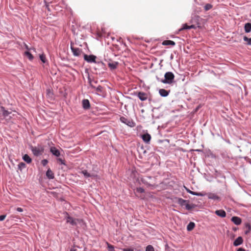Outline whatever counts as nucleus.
Returning <instances> with one entry per match:
<instances>
[{
  "instance_id": "f257e3e1",
  "label": "nucleus",
  "mask_w": 251,
  "mask_h": 251,
  "mask_svg": "<svg viewBox=\"0 0 251 251\" xmlns=\"http://www.w3.org/2000/svg\"><path fill=\"white\" fill-rule=\"evenodd\" d=\"M165 78L161 81L165 84H170L173 82L175 75L172 72H168L164 75Z\"/></svg>"
},
{
  "instance_id": "f03ea898",
  "label": "nucleus",
  "mask_w": 251,
  "mask_h": 251,
  "mask_svg": "<svg viewBox=\"0 0 251 251\" xmlns=\"http://www.w3.org/2000/svg\"><path fill=\"white\" fill-rule=\"evenodd\" d=\"M30 149L33 154L36 156H38L41 155L44 152L43 147L39 145L35 147L31 146Z\"/></svg>"
},
{
  "instance_id": "7ed1b4c3",
  "label": "nucleus",
  "mask_w": 251,
  "mask_h": 251,
  "mask_svg": "<svg viewBox=\"0 0 251 251\" xmlns=\"http://www.w3.org/2000/svg\"><path fill=\"white\" fill-rule=\"evenodd\" d=\"M95 63L96 65L94 67V68L96 71L98 70L99 71V72H96L97 74H100L105 70V65L102 62H96Z\"/></svg>"
},
{
  "instance_id": "20e7f679",
  "label": "nucleus",
  "mask_w": 251,
  "mask_h": 251,
  "mask_svg": "<svg viewBox=\"0 0 251 251\" xmlns=\"http://www.w3.org/2000/svg\"><path fill=\"white\" fill-rule=\"evenodd\" d=\"M67 216L66 217V223L70 224L72 226H75L77 225L78 223H80L81 222V220L78 219H75L72 217L68 215V213H66Z\"/></svg>"
},
{
  "instance_id": "39448f33",
  "label": "nucleus",
  "mask_w": 251,
  "mask_h": 251,
  "mask_svg": "<svg viewBox=\"0 0 251 251\" xmlns=\"http://www.w3.org/2000/svg\"><path fill=\"white\" fill-rule=\"evenodd\" d=\"M120 121L131 127H133L135 126V123L132 120L128 119L125 117H121L120 118Z\"/></svg>"
},
{
  "instance_id": "423d86ee",
  "label": "nucleus",
  "mask_w": 251,
  "mask_h": 251,
  "mask_svg": "<svg viewBox=\"0 0 251 251\" xmlns=\"http://www.w3.org/2000/svg\"><path fill=\"white\" fill-rule=\"evenodd\" d=\"M96 56L94 55L84 54V59L88 63H96Z\"/></svg>"
},
{
  "instance_id": "0eeeda50",
  "label": "nucleus",
  "mask_w": 251,
  "mask_h": 251,
  "mask_svg": "<svg viewBox=\"0 0 251 251\" xmlns=\"http://www.w3.org/2000/svg\"><path fill=\"white\" fill-rule=\"evenodd\" d=\"M71 49L73 55L75 56H79L82 52V50L78 48L74 47L72 43L71 44Z\"/></svg>"
},
{
  "instance_id": "6e6552de",
  "label": "nucleus",
  "mask_w": 251,
  "mask_h": 251,
  "mask_svg": "<svg viewBox=\"0 0 251 251\" xmlns=\"http://www.w3.org/2000/svg\"><path fill=\"white\" fill-rule=\"evenodd\" d=\"M137 97L141 101H145L148 99L147 94L142 92H138L137 94Z\"/></svg>"
},
{
  "instance_id": "1a4fd4ad",
  "label": "nucleus",
  "mask_w": 251,
  "mask_h": 251,
  "mask_svg": "<svg viewBox=\"0 0 251 251\" xmlns=\"http://www.w3.org/2000/svg\"><path fill=\"white\" fill-rule=\"evenodd\" d=\"M82 107L85 110L89 109L90 108V103L88 100L84 99L82 101Z\"/></svg>"
},
{
  "instance_id": "9d476101",
  "label": "nucleus",
  "mask_w": 251,
  "mask_h": 251,
  "mask_svg": "<svg viewBox=\"0 0 251 251\" xmlns=\"http://www.w3.org/2000/svg\"><path fill=\"white\" fill-rule=\"evenodd\" d=\"M50 151L51 153L56 157H58L60 155V152L59 150L54 147H52L50 148Z\"/></svg>"
},
{
  "instance_id": "9b49d317",
  "label": "nucleus",
  "mask_w": 251,
  "mask_h": 251,
  "mask_svg": "<svg viewBox=\"0 0 251 251\" xmlns=\"http://www.w3.org/2000/svg\"><path fill=\"white\" fill-rule=\"evenodd\" d=\"M142 138L146 143H149L151 140V136L149 133H145L142 135Z\"/></svg>"
},
{
  "instance_id": "f8f14e48",
  "label": "nucleus",
  "mask_w": 251,
  "mask_h": 251,
  "mask_svg": "<svg viewBox=\"0 0 251 251\" xmlns=\"http://www.w3.org/2000/svg\"><path fill=\"white\" fill-rule=\"evenodd\" d=\"M231 221L236 225H239L241 223V219L237 216H233L231 218Z\"/></svg>"
},
{
  "instance_id": "ddd939ff",
  "label": "nucleus",
  "mask_w": 251,
  "mask_h": 251,
  "mask_svg": "<svg viewBox=\"0 0 251 251\" xmlns=\"http://www.w3.org/2000/svg\"><path fill=\"white\" fill-rule=\"evenodd\" d=\"M215 213L220 217L224 218L226 216V212L223 209L217 210Z\"/></svg>"
},
{
  "instance_id": "4468645a",
  "label": "nucleus",
  "mask_w": 251,
  "mask_h": 251,
  "mask_svg": "<svg viewBox=\"0 0 251 251\" xmlns=\"http://www.w3.org/2000/svg\"><path fill=\"white\" fill-rule=\"evenodd\" d=\"M243 240L241 236L237 237L233 242V245L235 247L240 245L243 243Z\"/></svg>"
},
{
  "instance_id": "2eb2a0df",
  "label": "nucleus",
  "mask_w": 251,
  "mask_h": 251,
  "mask_svg": "<svg viewBox=\"0 0 251 251\" xmlns=\"http://www.w3.org/2000/svg\"><path fill=\"white\" fill-rule=\"evenodd\" d=\"M46 176L50 179H52L54 177V174L50 169H49L47 170L46 172Z\"/></svg>"
},
{
  "instance_id": "dca6fc26",
  "label": "nucleus",
  "mask_w": 251,
  "mask_h": 251,
  "mask_svg": "<svg viewBox=\"0 0 251 251\" xmlns=\"http://www.w3.org/2000/svg\"><path fill=\"white\" fill-rule=\"evenodd\" d=\"M207 197L209 199L218 200L219 199V197L214 193H209L207 194Z\"/></svg>"
},
{
  "instance_id": "f3484780",
  "label": "nucleus",
  "mask_w": 251,
  "mask_h": 251,
  "mask_svg": "<svg viewBox=\"0 0 251 251\" xmlns=\"http://www.w3.org/2000/svg\"><path fill=\"white\" fill-rule=\"evenodd\" d=\"M89 82H90V87H91L93 89H95L98 92H100V93H102V92L103 88H102V87L101 86L99 85L97 87H95L94 86H93L91 84V81H90V80H89Z\"/></svg>"
},
{
  "instance_id": "a211bd4d",
  "label": "nucleus",
  "mask_w": 251,
  "mask_h": 251,
  "mask_svg": "<svg viewBox=\"0 0 251 251\" xmlns=\"http://www.w3.org/2000/svg\"><path fill=\"white\" fill-rule=\"evenodd\" d=\"M169 91L164 89H161L159 91L160 95L162 97H167L169 95Z\"/></svg>"
},
{
  "instance_id": "6ab92c4d",
  "label": "nucleus",
  "mask_w": 251,
  "mask_h": 251,
  "mask_svg": "<svg viewBox=\"0 0 251 251\" xmlns=\"http://www.w3.org/2000/svg\"><path fill=\"white\" fill-rule=\"evenodd\" d=\"M118 64L119 63L117 62H113L111 63H109L108 64V65L110 69L112 70L117 68Z\"/></svg>"
},
{
  "instance_id": "aec40b11",
  "label": "nucleus",
  "mask_w": 251,
  "mask_h": 251,
  "mask_svg": "<svg viewBox=\"0 0 251 251\" xmlns=\"http://www.w3.org/2000/svg\"><path fill=\"white\" fill-rule=\"evenodd\" d=\"M244 28L246 33L250 32L251 31V23H248L245 24Z\"/></svg>"
},
{
  "instance_id": "412c9836",
  "label": "nucleus",
  "mask_w": 251,
  "mask_h": 251,
  "mask_svg": "<svg viewBox=\"0 0 251 251\" xmlns=\"http://www.w3.org/2000/svg\"><path fill=\"white\" fill-rule=\"evenodd\" d=\"M1 111L2 112V115L4 117H6L9 116V115L11 113V112H9L5 109L4 107L3 106H0Z\"/></svg>"
},
{
  "instance_id": "4be33fe9",
  "label": "nucleus",
  "mask_w": 251,
  "mask_h": 251,
  "mask_svg": "<svg viewBox=\"0 0 251 251\" xmlns=\"http://www.w3.org/2000/svg\"><path fill=\"white\" fill-rule=\"evenodd\" d=\"M23 159L27 163H30L31 162L32 159L30 157V156L27 154H25L23 156Z\"/></svg>"
},
{
  "instance_id": "5701e85b",
  "label": "nucleus",
  "mask_w": 251,
  "mask_h": 251,
  "mask_svg": "<svg viewBox=\"0 0 251 251\" xmlns=\"http://www.w3.org/2000/svg\"><path fill=\"white\" fill-rule=\"evenodd\" d=\"M175 44H176L175 42L172 40H165L162 43V45H165V46H167V45L174 46V45H175Z\"/></svg>"
},
{
  "instance_id": "b1692460",
  "label": "nucleus",
  "mask_w": 251,
  "mask_h": 251,
  "mask_svg": "<svg viewBox=\"0 0 251 251\" xmlns=\"http://www.w3.org/2000/svg\"><path fill=\"white\" fill-rule=\"evenodd\" d=\"M81 173L84 175L85 178L94 176V175L89 173L86 170L82 171Z\"/></svg>"
},
{
  "instance_id": "393cba45",
  "label": "nucleus",
  "mask_w": 251,
  "mask_h": 251,
  "mask_svg": "<svg viewBox=\"0 0 251 251\" xmlns=\"http://www.w3.org/2000/svg\"><path fill=\"white\" fill-rule=\"evenodd\" d=\"M187 202L186 200H183L182 198H178L177 201V203L180 205L181 206H184L185 205V203Z\"/></svg>"
},
{
  "instance_id": "a878e982",
  "label": "nucleus",
  "mask_w": 251,
  "mask_h": 251,
  "mask_svg": "<svg viewBox=\"0 0 251 251\" xmlns=\"http://www.w3.org/2000/svg\"><path fill=\"white\" fill-rule=\"evenodd\" d=\"M195 226V224L194 222H190L187 226V229L188 231H191L193 228H194Z\"/></svg>"
},
{
  "instance_id": "bb28decb",
  "label": "nucleus",
  "mask_w": 251,
  "mask_h": 251,
  "mask_svg": "<svg viewBox=\"0 0 251 251\" xmlns=\"http://www.w3.org/2000/svg\"><path fill=\"white\" fill-rule=\"evenodd\" d=\"M195 206L196 205L194 204L186 203L185 205V208L188 210H190L194 208L195 207Z\"/></svg>"
},
{
  "instance_id": "cd10ccee",
  "label": "nucleus",
  "mask_w": 251,
  "mask_h": 251,
  "mask_svg": "<svg viewBox=\"0 0 251 251\" xmlns=\"http://www.w3.org/2000/svg\"><path fill=\"white\" fill-rule=\"evenodd\" d=\"M25 54L28 57L29 60H32L33 59V56L28 51H25Z\"/></svg>"
},
{
  "instance_id": "c85d7f7f",
  "label": "nucleus",
  "mask_w": 251,
  "mask_h": 251,
  "mask_svg": "<svg viewBox=\"0 0 251 251\" xmlns=\"http://www.w3.org/2000/svg\"><path fill=\"white\" fill-rule=\"evenodd\" d=\"M26 167V165L25 163L24 162H20L19 164H18V169L19 170H20L21 171H22V170H23L24 169H25Z\"/></svg>"
},
{
  "instance_id": "c756f323",
  "label": "nucleus",
  "mask_w": 251,
  "mask_h": 251,
  "mask_svg": "<svg viewBox=\"0 0 251 251\" xmlns=\"http://www.w3.org/2000/svg\"><path fill=\"white\" fill-rule=\"evenodd\" d=\"M243 40L247 42V44L248 45L251 46V38H248L246 36H244L243 38Z\"/></svg>"
},
{
  "instance_id": "7c9ffc66",
  "label": "nucleus",
  "mask_w": 251,
  "mask_h": 251,
  "mask_svg": "<svg viewBox=\"0 0 251 251\" xmlns=\"http://www.w3.org/2000/svg\"><path fill=\"white\" fill-rule=\"evenodd\" d=\"M212 8V5L210 3H207L205 5L204 9L206 11H208Z\"/></svg>"
},
{
  "instance_id": "2f4dec72",
  "label": "nucleus",
  "mask_w": 251,
  "mask_h": 251,
  "mask_svg": "<svg viewBox=\"0 0 251 251\" xmlns=\"http://www.w3.org/2000/svg\"><path fill=\"white\" fill-rule=\"evenodd\" d=\"M184 29H190L189 25H188L186 24L183 25L182 27L179 29V31Z\"/></svg>"
},
{
  "instance_id": "473e14b6",
  "label": "nucleus",
  "mask_w": 251,
  "mask_h": 251,
  "mask_svg": "<svg viewBox=\"0 0 251 251\" xmlns=\"http://www.w3.org/2000/svg\"><path fill=\"white\" fill-rule=\"evenodd\" d=\"M107 245L108 251H115L113 246L110 245L108 243H107Z\"/></svg>"
},
{
  "instance_id": "72a5a7b5",
  "label": "nucleus",
  "mask_w": 251,
  "mask_h": 251,
  "mask_svg": "<svg viewBox=\"0 0 251 251\" xmlns=\"http://www.w3.org/2000/svg\"><path fill=\"white\" fill-rule=\"evenodd\" d=\"M146 251H154V250L151 245H148L146 247Z\"/></svg>"
},
{
  "instance_id": "f704fd0d",
  "label": "nucleus",
  "mask_w": 251,
  "mask_h": 251,
  "mask_svg": "<svg viewBox=\"0 0 251 251\" xmlns=\"http://www.w3.org/2000/svg\"><path fill=\"white\" fill-rule=\"evenodd\" d=\"M39 57H40V60L42 61V62L43 63H45L46 62V57H45V55H44L43 54H40L39 56Z\"/></svg>"
},
{
  "instance_id": "c9c22d12",
  "label": "nucleus",
  "mask_w": 251,
  "mask_h": 251,
  "mask_svg": "<svg viewBox=\"0 0 251 251\" xmlns=\"http://www.w3.org/2000/svg\"><path fill=\"white\" fill-rule=\"evenodd\" d=\"M136 192L138 193H143L144 192V189L142 187H138L136 188Z\"/></svg>"
},
{
  "instance_id": "e433bc0d",
  "label": "nucleus",
  "mask_w": 251,
  "mask_h": 251,
  "mask_svg": "<svg viewBox=\"0 0 251 251\" xmlns=\"http://www.w3.org/2000/svg\"><path fill=\"white\" fill-rule=\"evenodd\" d=\"M246 227L248 228V230L245 231V233L248 234L251 230V226L249 224H248L246 225Z\"/></svg>"
},
{
  "instance_id": "4c0bfd02",
  "label": "nucleus",
  "mask_w": 251,
  "mask_h": 251,
  "mask_svg": "<svg viewBox=\"0 0 251 251\" xmlns=\"http://www.w3.org/2000/svg\"><path fill=\"white\" fill-rule=\"evenodd\" d=\"M57 161L61 164L65 165V161L61 158H58Z\"/></svg>"
},
{
  "instance_id": "58836bf2",
  "label": "nucleus",
  "mask_w": 251,
  "mask_h": 251,
  "mask_svg": "<svg viewBox=\"0 0 251 251\" xmlns=\"http://www.w3.org/2000/svg\"><path fill=\"white\" fill-rule=\"evenodd\" d=\"M48 163V161L47 159H43L41 161V163L43 166H45Z\"/></svg>"
},
{
  "instance_id": "ea45409f",
  "label": "nucleus",
  "mask_w": 251,
  "mask_h": 251,
  "mask_svg": "<svg viewBox=\"0 0 251 251\" xmlns=\"http://www.w3.org/2000/svg\"><path fill=\"white\" fill-rule=\"evenodd\" d=\"M186 190L187 191V192L188 193H189V194H191L194 196H195V194H196V192H194V191H191L190 190L187 189L186 188Z\"/></svg>"
},
{
  "instance_id": "a19ab883",
  "label": "nucleus",
  "mask_w": 251,
  "mask_h": 251,
  "mask_svg": "<svg viewBox=\"0 0 251 251\" xmlns=\"http://www.w3.org/2000/svg\"><path fill=\"white\" fill-rule=\"evenodd\" d=\"M142 181L145 184H146L147 185L149 186H153V185L148 183L145 179H143Z\"/></svg>"
},
{
  "instance_id": "79ce46f5",
  "label": "nucleus",
  "mask_w": 251,
  "mask_h": 251,
  "mask_svg": "<svg viewBox=\"0 0 251 251\" xmlns=\"http://www.w3.org/2000/svg\"><path fill=\"white\" fill-rule=\"evenodd\" d=\"M6 215H1L0 216V221H3L5 217H6Z\"/></svg>"
},
{
  "instance_id": "37998d69",
  "label": "nucleus",
  "mask_w": 251,
  "mask_h": 251,
  "mask_svg": "<svg viewBox=\"0 0 251 251\" xmlns=\"http://www.w3.org/2000/svg\"><path fill=\"white\" fill-rule=\"evenodd\" d=\"M204 195H205L204 194H203L201 193H198V192H196V194H195V196H201V197H203Z\"/></svg>"
},
{
  "instance_id": "c03bdc74",
  "label": "nucleus",
  "mask_w": 251,
  "mask_h": 251,
  "mask_svg": "<svg viewBox=\"0 0 251 251\" xmlns=\"http://www.w3.org/2000/svg\"><path fill=\"white\" fill-rule=\"evenodd\" d=\"M123 251H133V250L132 249L126 248V249H124L123 250Z\"/></svg>"
},
{
  "instance_id": "a18cd8bd",
  "label": "nucleus",
  "mask_w": 251,
  "mask_h": 251,
  "mask_svg": "<svg viewBox=\"0 0 251 251\" xmlns=\"http://www.w3.org/2000/svg\"><path fill=\"white\" fill-rule=\"evenodd\" d=\"M190 29L192 28H196V26L194 25H189Z\"/></svg>"
},
{
  "instance_id": "49530a36",
  "label": "nucleus",
  "mask_w": 251,
  "mask_h": 251,
  "mask_svg": "<svg viewBox=\"0 0 251 251\" xmlns=\"http://www.w3.org/2000/svg\"><path fill=\"white\" fill-rule=\"evenodd\" d=\"M17 211L21 212L23 211V209L21 207H18L17 208Z\"/></svg>"
},
{
  "instance_id": "de8ad7c7",
  "label": "nucleus",
  "mask_w": 251,
  "mask_h": 251,
  "mask_svg": "<svg viewBox=\"0 0 251 251\" xmlns=\"http://www.w3.org/2000/svg\"><path fill=\"white\" fill-rule=\"evenodd\" d=\"M237 251H245V249H243V248H239Z\"/></svg>"
},
{
  "instance_id": "09e8293b",
  "label": "nucleus",
  "mask_w": 251,
  "mask_h": 251,
  "mask_svg": "<svg viewBox=\"0 0 251 251\" xmlns=\"http://www.w3.org/2000/svg\"><path fill=\"white\" fill-rule=\"evenodd\" d=\"M70 251H76V249H75V248H72L70 249Z\"/></svg>"
},
{
  "instance_id": "8fccbe9b",
  "label": "nucleus",
  "mask_w": 251,
  "mask_h": 251,
  "mask_svg": "<svg viewBox=\"0 0 251 251\" xmlns=\"http://www.w3.org/2000/svg\"><path fill=\"white\" fill-rule=\"evenodd\" d=\"M148 178L149 179H151L152 177L151 176H149V177H148Z\"/></svg>"
},
{
  "instance_id": "3c124183",
  "label": "nucleus",
  "mask_w": 251,
  "mask_h": 251,
  "mask_svg": "<svg viewBox=\"0 0 251 251\" xmlns=\"http://www.w3.org/2000/svg\"><path fill=\"white\" fill-rule=\"evenodd\" d=\"M26 48L27 49H28L27 46H26Z\"/></svg>"
}]
</instances>
